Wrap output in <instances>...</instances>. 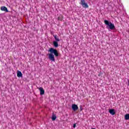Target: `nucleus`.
I'll return each mask as SVG.
<instances>
[{
    "label": "nucleus",
    "instance_id": "nucleus-4",
    "mask_svg": "<svg viewBox=\"0 0 129 129\" xmlns=\"http://www.w3.org/2000/svg\"><path fill=\"white\" fill-rule=\"evenodd\" d=\"M72 108L74 111H76V110L78 109V106L75 104H74L72 105Z\"/></svg>",
    "mask_w": 129,
    "mask_h": 129
},
{
    "label": "nucleus",
    "instance_id": "nucleus-13",
    "mask_svg": "<svg viewBox=\"0 0 129 129\" xmlns=\"http://www.w3.org/2000/svg\"><path fill=\"white\" fill-rule=\"evenodd\" d=\"M73 127L75 128L76 127V124H74Z\"/></svg>",
    "mask_w": 129,
    "mask_h": 129
},
{
    "label": "nucleus",
    "instance_id": "nucleus-8",
    "mask_svg": "<svg viewBox=\"0 0 129 129\" xmlns=\"http://www.w3.org/2000/svg\"><path fill=\"white\" fill-rule=\"evenodd\" d=\"M17 77H23V74L21 71H17Z\"/></svg>",
    "mask_w": 129,
    "mask_h": 129
},
{
    "label": "nucleus",
    "instance_id": "nucleus-5",
    "mask_svg": "<svg viewBox=\"0 0 129 129\" xmlns=\"http://www.w3.org/2000/svg\"><path fill=\"white\" fill-rule=\"evenodd\" d=\"M1 11H3L4 12H6V13H9V10H8V8L5 6H2L1 7Z\"/></svg>",
    "mask_w": 129,
    "mask_h": 129
},
{
    "label": "nucleus",
    "instance_id": "nucleus-12",
    "mask_svg": "<svg viewBox=\"0 0 129 129\" xmlns=\"http://www.w3.org/2000/svg\"><path fill=\"white\" fill-rule=\"evenodd\" d=\"M57 118V117L55 115H53L52 117V120H55Z\"/></svg>",
    "mask_w": 129,
    "mask_h": 129
},
{
    "label": "nucleus",
    "instance_id": "nucleus-6",
    "mask_svg": "<svg viewBox=\"0 0 129 129\" xmlns=\"http://www.w3.org/2000/svg\"><path fill=\"white\" fill-rule=\"evenodd\" d=\"M38 89L40 91V95H43L44 93H45V91L44 90V89L42 87L38 88Z\"/></svg>",
    "mask_w": 129,
    "mask_h": 129
},
{
    "label": "nucleus",
    "instance_id": "nucleus-2",
    "mask_svg": "<svg viewBox=\"0 0 129 129\" xmlns=\"http://www.w3.org/2000/svg\"><path fill=\"white\" fill-rule=\"evenodd\" d=\"M104 24L107 26V29H109L110 30H114L115 29L114 24L107 20H104Z\"/></svg>",
    "mask_w": 129,
    "mask_h": 129
},
{
    "label": "nucleus",
    "instance_id": "nucleus-7",
    "mask_svg": "<svg viewBox=\"0 0 129 129\" xmlns=\"http://www.w3.org/2000/svg\"><path fill=\"white\" fill-rule=\"evenodd\" d=\"M109 112L112 115H114V114H115V112H114V109H110L109 110Z\"/></svg>",
    "mask_w": 129,
    "mask_h": 129
},
{
    "label": "nucleus",
    "instance_id": "nucleus-9",
    "mask_svg": "<svg viewBox=\"0 0 129 129\" xmlns=\"http://www.w3.org/2000/svg\"><path fill=\"white\" fill-rule=\"evenodd\" d=\"M53 46L55 47V48H57L58 46V42H57V41H53Z\"/></svg>",
    "mask_w": 129,
    "mask_h": 129
},
{
    "label": "nucleus",
    "instance_id": "nucleus-1",
    "mask_svg": "<svg viewBox=\"0 0 129 129\" xmlns=\"http://www.w3.org/2000/svg\"><path fill=\"white\" fill-rule=\"evenodd\" d=\"M48 52L50 53L48 54V58L49 60H50V61H52V62H55V56L58 57V56H59L58 51L53 48H50L48 50ZM54 55H55V56H54Z\"/></svg>",
    "mask_w": 129,
    "mask_h": 129
},
{
    "label": "nucleus",
    "instance_id": "nucleus-3",
    "mask_svg": "<svg viewBox=\"0 0 129 129\" xmlns=\"http://www.w3.org/2000/svg\"><path fill=\"white\" fill-rule=\"evenodd\" d=\"M81 5L83 8L87 9L88 8V5L85 3V0H81Z\"/></svg>",
    "mask_w": 129,
    "mask_h": 129
},
{
    "label": "nucleus",
    "instance_id": "nucleus-11",
    "mask_svg": "<svg viewBox=\"0 0 129 129\" xmlns=\"http://www.w3.org/2000/svg\"><path fill=\"white\" fill-rule=\"evenodd\" d=\"M54 37V39L57 42H59V41H60V39H59V38L57 37L56 35H55Z\"/></svg>",
    "mask_w": 129,
    "mask_h": 129
},
{
    "label": "nucleus",
    "instance_id": "nucleus-10",
    "mask_svg": "<svg viewBox=\"0 0 129 129\" xmlns=\"http://www.w3.org/2000/svg\"><path fill=\"white\" fill-rule=\"evenodd\" d=\"M125 119L126 120H128V119H129V114H126L125 115Z\"/></svg>",
    "mask_w": 129,
    "mask_h": 129
}]
</instances>
